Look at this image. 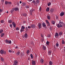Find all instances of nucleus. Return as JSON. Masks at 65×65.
<instances>
[{"label":"nucleus","mask_w":65,"mask_h":65,"mask_svg":"<svg viewBox=\"0 0 65 65\" xmlns=\"http://www.w3.org/2000/svg\"><path fill=\"white\" fill-rule=\"evenodd\" d=\"M63 34V32L61 31H60L59 33V36H62V34Z\"/></svg>","instance_id":"nucleus-9"},{"label":"nucleus","mask_w":65,"mask_h":65,"mask_svg":"<svg viewBox=\"0 0 65 65\" xmlns=\"http://www.w3.org/2000/svg\"><path fill=\"white\" fill-rule=\"evenodd\" d=\"M39 3V1L38 0H37L36 1V2L34 4L35 5H38V4Z\"/></svg>","instance_id":"nucleus-3"},{"label":"nucleus","mask_w":65,"mask_h":65,"mask_svg":"<svg viewBox=\"0 0 65 65\" xmlns=\"http://www.w3.org/2000/svg\"><path fill=\"white\" fill-rule=\"evenodd\" d=\"M14 8H13V9H12V11H14Z\"/></svg>","instance_id":"nucleus-57"},{"label":"nucleus","mask_w":65,"mask_h":65,"mask_svg":"<svg viewBox=\"0 0 65 65\" xmlns=\"http://www.w3.org/2000/svg\"><path fill=\"white\" fill-rule=\"evenodd\" d=\"M59 23H63V21H62V20H60Z\"/></svg>","instance_id":"nucleus-45"},{"label":"nucleus","mask_w":65,"mask_h":65,"mask_svg":"<svg viewBox=\"0 0 65 65\" xmlns=\"http://www.w3.org/2000/svg\"><path fill=\"white\" fill-rule=\"evenodd\" d=\"M53 62H52L51 61H50L49 62V65H53Z\"/></svg>","instance_id":"nucleus-24"},{"label":"nucleus","mask_w":65,"mask_h":65,"mask_svg":"<svg viewBox=\"0 0 65 65\" xmlns=\"http://www.w3.org/2000/svg\"><path fill=\"white\" fill-rule=\"evenodd\" d=\"M23 23H24V24H25V23H26V22L25 21H24L23 22Z\"/></svg>","instance_id":"nucleus-63"},{"label":"nucleus","mask_w":65,"mask_h":65,"mask_svg":"<svg viewBox=\"0 0 65 65\" xmlns=\"http://www.w3.org/2000/svg\"><path fill=\"white\" fill-rule=\"evenodd\" d=\"M25 30V27L23 26H21V28L20 30V32L22 33V32H23L24 31V30Z\"/></svg>","instance_id":"nucleus-2"},{"label":"nucleus","mask_w":65,"mask_h":65,"mask_svg":"<svg viewBox=\"0 0 65 65\" xmlns=\"http://www.w3.org/2000/svg\"><path fill=\"white\" fill-rule=\"evenodd\" d=\"M48 37H51V35H48Z\"/></svg>","instance_id":"nucleus-54"},{"label":"nucleus","mask_w":65,"mask_h":65,"mask_svg":"<svg viewBox=\"0 0 65 65\" xmlns=\"http://www.w3.org/2000/svg\"><path fill=\"white\" fill-rule=\"evenodd\" d=\"M28 35L27 34H25L24 35L25 37V38H27V37H28Z\"/></svg>","instance_id":"nucleus-18"},{"label":"nucleus","mask_w":65,"mask_h":65,"mask_svg":"<svg viewBox=\"0 0 65 65\" xmlns=\"http://www.w3.org/2000/svg\"><path fill=\"white\" fill-rule=\"evenodd\" d=\"M20 52L19 51L17 53V56H19V55L20 54Z\"/></svg>","instance_id":"nucleus-31"},{"label":"nucleus","mask_w":65,"mask_h":65,"mask_svg":"<svg viewBox=\"0 0 65 65\" xmlns=\"http://www.w3.org/2000/svg\"><path fill=\"white\" fill-rule=\"evenodd\" d=\"M40 62L42 64H43L44 63V60L43 59H41L40 60Z\"/></svg>","instance_id":"nucleus-12"},{"label":"nucleus","mask_w":65,"mask_h":65,"mask_svg":"<svg viewBox=\"0 0 65 65\" xmlns=\"http://www.w3.org/2000/svg\"><path fill=\"white\" fill-rule=\"evenodd\" d=\"M33 0H29V2H30L32 1Z\"/></svg>","instance_id":"nucleus-59"},{"label":"nucleus","mask_w":65,"mask_h":65,"mask_svg":"<svg viewBox=\"0 0 65 65\" xmlns=\"http://www.w3.org/2000/svg\"><path fill=\"white\" fill-rule=\"evenodd\" d=\"M5 42L6 43L8 44H9V40L8 39H7L5 40Z\"/></svg>","instance_id":"nucleus-16"},{"label":"nucleus","mask_w":65,"mask_h":65,"mask_svg":"<svg viewBox=\"0 0 65 65\" xmlns=\"http://www.w3.org/2000/svg\"><path fill=\"white\" fill-rule=\"evenodd\" d=\"M47 18L48 20H50L51 19V16L50 15H48L47 17Z\"/></svg>","instance_id":"nucleus-21"},{"label":"nucleus","mask_w":65,"mask_h":65,"mask_svg":"<svg viewBox=\"0 0 65 65\" xmlns=\"http://www.w3.org/2000/svg\"><path fill=\"white\" fill-rule=\"evenodd\" d=\"M1 37H3V36L4 35V33H2V34H1Z\"/></svg>","instance_id":"nucleus-25"},{"label":"nucleus","mask_w":65,"mask_h":65,"mask_svg":"<svg viewBox=\"0 0 65 65\" xmlns=\"http://www.w3.org/2000/svg\"><path fill=\"white\" fill-rule=\"evenodd\" d=\"M42 24L41 23H39L38 25V28L39 29H40L42 27Z\"/></svg>","instance_id":"nucleus-5"},{"label":"nucleus","mask_w":65,"mask_h":65,"mask_svg":"<svg viewBox=\"0 0 65 65\" xmlns=\"http://www.w3.org/2000/svg\"><path fill=\"white\" fill-rule=\"evenodd\" d=\"M49 43H50V42H49L48 41H47V42H46V45H49Z\"/></svg>","instance_id":"nucleus-32"},{"label":"nucleus","mask_w":65,"mask_h":65,"mask_svg":"<svg viewBox=\"0 0 65 65\" xmlns=\"http://www.w3.org/2000/svg\"><path fill=\"white\" fill-rule=\"evenodd\" d=\"M16 30H20V28H19V27H18L16 28Z\"/></svg>","instance_id":"nucleus-42"},{"label":"nucleus","mask_w":65,"mask_h":65,"mask_svg":"<svg viewBox=\"0 0 65 65\" xmlns=\"http://www.w3.org/2000/svg\"><path fill=\"white\" fill-rule=\"evenodd\" d=\"M2 12V9H0V12Z\"/></svg>","instance_id":"nucleus-49"},{"label":"nucleus","mask_w":65,"mask_h":65,"mask_svg":"<svg viewBox=\"0 0 65 65\" xmlns=\"http://www.w3.org/2000/svg\"><path fill=\"white\" fill-rule=\"evenodd\" d=\"M56 19H58V17L57 16L56 17Z\"/></svg>","instance_id":"nucleus-60"},{"label":"nucleus","mask_w":65,"mask_h":65,"mask_svg":"<svg viewBox=\"0 0 65 65\" xmlns=\"http://www.w3.org/2000/svg\"><path fill=\"white\" fill-rule=\"evenodd\" d=\"M32 63L33 65H35V62L34 61H32Z\"/></svg>","instance_id":"nucleus-22"},{"label":"nucleus","mask_w":65,"mask_h":65,"mask_svg":"<svg viewBox=\"0 0 65 65\" xmlns=\"http://www.w3.org/2000/svg\"><path fill=\"white\" fill-rule=\"evenodd\" d=\"M25 7L26 8H29V6L28 5L26 6Z\"/></svg>","instance_id":"nucleus-38"},{"label":"nucleus","mask_w":65,"mask_h":65,"mask_svg":"<svg viewBox=\"0 0 65 65\" xmlns=\"http://www.w3.org/2000/svg\"><path fill=\"white\" fill-rule=\"evenodd\" d=\"M51 54H52V51L51 50H50L48 52V54L49 55H51Z\"/></svg>","instance_id":"nucleus-17"},{"label":"nucleus","mask_w":65,"mask_h":65,"mask_svg":"<svg viewBox=\"0 0 65 65\" xmlns=\"http://www.w3.org/2000/svg\"><path fill=\"white\" fill-rule=\"evenodd\" d=\"M57 26L58 28H60V25L59 23L57 25Z\"/></svg>","instance_id":"nucleus-29"},{"label":"nucleus","mask_w":65,"mask_h":65,"mask_svg":"<svg viewBox=\"0 0 65 65\" xmlns=\"http://www.w3.org/2000/svg\"><path fill=\"white\" fill-rule=\"evenodd\" d=\"M55 36L56 38H57L59 36V34L57 32H56L55 35Z\"/></svg>","instance_id":"nucleus-8"},{"label":"nucleus","mask_w":65,"mask_h":65,"mask_svg":"<svg viewBox=\"0 0 65 65\" xmlns=\"http://www.w3.org/2000/svg\"><path fill=\"white\" fill-rule=\"evenodd\" d=\"M14 9L15 11H18L19 10V8H14Z\"/></svg>","instance_id":"nucleus-14"},{"label":"nucleus","mask_w":65,"mask_h":65,"mask_svg":"<svg viewBox=\"0 0 65 65\" xmlns=\"http://www.w3.org/2000/svg\"><path fill=\"white\" fill-rule=\"evenodd\" d=\"M26 5V4L24 3H22V5L23 6H25Z\"/></svg>","instance_id":"nucleus-26"},{"label":"nucleus","mask_w":65,"mask_h":65,"mask_svg":"<svg viewBox=\"0 0 65 65\" xmlns=\"http://www.w3.org/2000/svg\"><path fill=\"white\" fill-rule=\"evenodd\" d=\"M1 1L2 3H3L4 2V0H1Z\"/></svg>","instance_id":"nucleus-51"},{"label":"nucleus","mask_w":65,"mask_h":65,"mask_svg":"<svg viewBox=\"0 0 65 65\" xmlns=\"http://www.w3.org/2000/svg\"><path fill=\"white\" fill-rule=\"evenodd\" d=\"M1 23H4V20H2L1 21Z\"/></svg>","instance_id":"nucleus-37"},{"label":"nucleus","mask_w":65,"mask_h":65,"mask_svg":"<svg viewBox=\"0 0 65 65\" xmlns=\"http://www.w3.org/2000/svg\"><path fill=\"white\" fill-rule=\"evenodd\" d=\"M12 24L13 26V27H14V28H15V27H16V24L15 23V22H12Z\"/></svg>","instance_id":"nucleus-7"},{"label":"nucleus","mask_w":65,"mask_h":65,"mask_svg":"<svg viewBox=\"0 0 65 65\" xmlns=\"http://www.w3.org/2000/svg\"><path fill=\"white\" fill-rule=\"evenodd\" d=\"M11 41L10 40H9V44H11Z\"/></svg>","instance_id":"nucleus-39"},{"label":"nucleus","mask_w":65,"mask_h":65,"mask_svg":"<svg viewBox=\"0 0 65 65\" xmlns=\"http://www.w3.org/2000/svg\"><path fill=\"white\" fill-rule=\"evenodd\" d=\"M3 32V29L0 30V34L2 33Z\"/></svg>","instance_id":"nucleus-28"},{"label":"nucleus","mask_w":65,"mask_h":65,"mask_svg":"<svg viewBox=\"0 0 65 65\" xmlns=\"http://www.w3.org/2000/svg\"><path fill=\"white\" fill-rule=\"evenodd\" d=\"M50 10V8H47L46 9V11H49Z\"/></svg>","instance_id":"nucleus-30"},{"label":"nucleus","mask_w":65,"mask_h":65,"mask_svg":"<svg viewBox=\"0 0 65 65\" xmlns=\"http://www.w3.org/2000/svg\"><path fill=\"white\" fill-rule=\"evenodd\" d=\"M64 15V13L63 12H61L60 13V17H62V16H63Z\"/></svg>","instance_id":"nucleus-10"},{"label":"nucleus","mask_w":65,"mask_h":65,"mask_svg":"<svg viewBox=\"0 0 65 65\" xmlns=\"http://www.w3.org/2000/svg\"><path fill=\"white\" fill-rule=\"evenodd\" d=\"M13 12V11H12L11 10V13H12Z\"/></svg>","instance_id":"nucleus-58"},{"label":"nucleus","mask_w":65,"mask_h":65,"mask_svg":"<svg viewBox=\"0 0 65 65\" xmlns=\"http://www.w3.org/2000/svg\"><path fill=\"white\" fill-rule=\"evenodd\" d=\"M41 37H42V39H41L40 41L41 42H42L44 41V35L41 34Z\"/></svg>","instance_id":"nucleus-1"},{"label":"nucleus","mask_w":65,"mask_h":65,"mask_svg":"<svg viewBox=\"0 0 65 65\" xmlns=\"http://www.w3.org/2000/svg\"><path fill=\"white\" fill-rule=\"evenodd\" d=\"M50 11L51 12H53V11H54V9H51L50 10Z\"/></svg>","instance_id":"nucleus-34"},{"label":"nucleus","mask_w":65,"mask_h":65,"mask_svg":"<svg viewBox=\"0 0 65 65\" xmlns=\"http://www.w3.org/2000/svg\"><path fill=\"white\" fill-rule=\"evenodd\" d=\"M59 24L60 25V27H62L64 26V23H59Z\"/></svg>","instance_id":"nucleus-11"},{"label":"nucleus","mask_w":65,"mask_h":65,"mask_svg":"<svg viewBox=\"0 0 65 65\" xmlns=\"http://www.w3.org/2000/svg\"><path fill=\"white\" fill-rule=\"evenodd\" d=\"M31 26L32 28H33L34 29L36 27V26H35V25L34 24H32L31 25Z\"/></svg>","instance_id":"nucleus-4"},{"label":"nucleus","mask_w":65,"mask_h":65,"mask_svg":"<svg viewBox=\"0 0 65 65\" xmlns=\"http://www.w3.org/2000/svg\"><path fill=\"white\" fill-rule=\"evenodd\" d=\"M56 46L57 47H58L59 46V44L58 43L56 44Z\"/></svg>","instance_id":"nucleus-43"},{"label":"nucleus","mask_w":65,"mask_h":65,"mask_svg":"<svg viewBox=\"0 0 65 65\" xmlns=\"http://www.w3.org/2000/svg\"><path fill=\"white\" fill-rule=\"evenodd\" d=\"M62 44H64L65 43L64 42V40L63 39V40H62Z\"/></svg>","instance_id":"nucleus-40"},{"label":"nucleus","mask_w":65,"mask_h":65,"mask_svg":"<svg viewBox=\"0 0 65 65\" xmlns=\"http://www.w3.org/2000/svg\"><path fill=\"white\" fill-rule=\"evenodd\" d=\"M32 3H35V1H33L32 2Z\"/></svg>","instance_id":"nucleus-55"},{"label":"nucleus","mask_w":65,"mask_h":65,"mask_svg":"<svg viewBox=\"0 0 65 65\" xmlns=\"http://www.w3.org/2000/svg\"><path fill=\"white\" fill-rule=\"evenodd\" d=\"M46 23H47V24H48V26H50V23H49V22L47 20H46Z\"/></svg>","instance_id":"nucleus-23"},{"label":"nucleus","mask_w":65,"mask_h":65,"mask_svg":"<svg viewBox=\"0 0 65 65\" xmlns=\"http://www.w3.org/2000/svg\"><path fill=\"white\" fill-rule=\"evenodd\" d=\"M10 26L11 28H12V24H10Z\"/></svg>","instance_id":"nucleus-47"},{"label":"nucleus","mask_w":65,"mask_h":65,"mask_svg":"<svg viewBox=\"0 0 65 65\" xmlns=\"http://www.w3.org/2000/svg\"><path fill=\"white\" fill-rule=\"evenodd\" d=\"M8 22L9 23H12V21L11 20H9L8 21Z\"/></svg>","instance_id":"nucleus-44"},{"label":"nucleus","mask_w":65,"mask_h":65,"mask_svg":"<svg viewBox=\"0 0 65 65\" xmlns=\"http://www.w3.org/2000/svg\"><path fill=\"white\" fill-rule=\"evenodd\" d=\"M4 54L5 55H6V52L5 51L4 52Z\"/></svg>","instance_id":"nucleus-56"},{"label":"nucleus","mask_w":65,"mask_h":65,"mask_svg":"<svg viewBox=\"0 0 65 65\" xmlns=\"http://www.w3.org/2000/svg\"><path fill=\"white\" fill-rule=\"evenodd\" d=\"M30 57H31V58H33V54H30Z\"/></svg>","instance_id":"nucleus-41"},{"label":"nucleus","mask_w":65,"mask_h":65,"mask_svg":"<svg viewBox=\"0 0 65 65\" xmlns=\"http://www.w3.org/2000/svg\"><path fill=\"white\" fill-rule=\"evenodd\" d=\"M14 64L13 65H17L18 64V61L17 60L15 61H14Z\"/></svg>","instance_id":"nucleus-6"},{"label":"nucleus","mask_w":65,"mask_h":65,"mask_svg":"<svg viewBox=\"0 0 65 65\" xmlns=\"http://www.w3.org/2000/svg\"><path fill=\"white\" fill-rule=\"evenodd\" d=\"M0 53L1 54H4V50H1L0 51Z\"/></svg>","instance_id":"nucleus-13"},{"label":"nucleus","mask_w":65,"mask_h":65,"mask_svg":"<svg viewBox=\"0 0 65 65\" xmlns=\"http://www.w3.org/2000/svg\"><path fill=\"white\" fill-rule=\"evenodd\" d=\"M5 3L6 5H7L8 4V2L6 1H5Z\"/></svg>","instance_id":"nucleus-35"},{"label":"nucleus","mask_w":65,"mask_h":65,"mask_svg":"<svg viewBox=\"0 0 65 65\" xmlns=\"http://www.w3.org/2000/svg\"><path fill=\"white\" fill-rule=\"evenodd\" d=\"M9 52L10 53H11V52H12V51L10 50H9Z\"/></svg>","instance_id":"nucleus-53"},{"label":"nucleus","mask_w":65,"mask_h":65,"mask_svg":"<svg viewBox=\"0 0 65 65\" xmlns=\"http://www.w3.org/2000/svg\"><path fill=\"white\" fill-rule=\"evenodd\" d=\"M41 47H42L43 49H46V47L44 46V45H42L41 46Z\"/></svg>","instance_id":"nucleus-15"},{"label":"nucleus","mask_w":65,"mask_h":65,"mask_svg":"<svg viewBox=\"0 0 65 65\" xmlns=\"http://www.w3.org/2000/svg\"><path fill=\"white\" fill-rule=\"evenodd\" d=\"M30 53V51L29 50H28L27 51L26 53L27 55H29V53Z\"/></svg>","instance_id":"nucleus-27"},{"label":"nucleus","mask_w":65,"mask_h":65,"mask_svg":"<svg viewBox=\"0 0 65 65\" xmlns=\"http://www.w3.org/2000/svg\"><path fill=\"white\" fill-rule=\"evenodd\" d=\"M20 4L22 3V2H21V1H20Z\"/></svg>","instance_id":"nucleus-61"},{"label":"nucleus","mask_w":65,"mask_h":65,"mask_svg":"<svg viewBox=\"0 0 65 65\" xmlns=\"http://www.w3.org/2000/svg\"><path fill=\"white\" fill-rule=\"evenodd\" d=\"M51 5V3L50 2L48 4V6H49Z\"/></svg>","instance_id":"nucleus-36"},{"label":"nucleus","mask_w":65,"mask_h":65,"mask_svg":"<svg viewBox=\"0 0 65 65\" xmlns=\"http://www.w3.org/2000/svg\"><path fill=\"white\" fill-rule=\"evenodd\" d=\"M23 16H24V17H26V14H23Z\"/></svg>","instance_id":"nucleus-48"},{"label":"nucleus","mask_w":65,"mask_h":65,"mask_svg":"<svg viewBox=\"0 0 65 65\" xmlns=\"http://www.w3.org/2000/svg\"><path fill=\"white\" fill-rule=\"evenodd\" d=\"M27 28H28V29H31V27L30 26H29Z\"/></svg>","instance_id":"nucleus-46"},{"label":"nucleus","mask_w":65,"mask_h":65,"mask_svg":"<svg viewBox=\"0 0 65 65\" xmlns=\"http://www.w3.org/2000/svg\"><path fill=\"white\" fill-rule=\"evenodd\" d=\"M39 10H40V11H41V7H40V9H39Z\"/></svg>","instance_id":"nucleus-50"},{"label":"nucleus","mask_w":65,"mask_h":65,"mask_svg":"<svg viewBox=\"0 0 65 65\" xmlns=\"http://www.w3.org/2000/svg\"><path fill=\"white\" fill-rule=\"evenodd\" d=\"M1 61H4V59L3 58H1Z\"/></svg>","instance_id":"nucleus-33"},{"label":"nucleus","mask_w":65,"mask_h":65,"mask_svg":"<svg viewBox=\"0 0 65 65\" xmlns=\"http://www.w3.org/2000/svg\"><path fill=\"white\" fill-rule=\"evenodd\" d=\"M64 52H65V49H64Z\"/></svg>","instance_id":"nucleus-64"},{"label":"nucleus","mask_w":65,"mask_h":65,"mask_svg":"<svg viewBox=\"0 0 65 65\" xmlns=\"http://www.w3.org/2000/svg\"><path fill=\"white\" fill-rule=\"evenodd\" d=\"M51 23L52 24H53V25H54V24H55V22L54 21H51Z\"/></svg>","instance_id":"nucleus-20"},{"label":"nucleus","mask_w":65,"mask_h":65,"mask_svg":"<svg viewBox=\"0 0 65 65\" xmlns=\"http://www.w3.org/2000/svg\"><path fill=\"white\" fill-rule=\"evenodd\" d=\"M15 48H19L18 47H17V46L16 47H15Z\"/></svg>","instance_id":"nucleus-62"},{"label":"nucleus","mask_w":65,"mask_h":65,"mask_svg":"<svg viewBox=\"0 0 65 65\" xmlns=\"http://www.w3.org/2000/svg\"><path fill=\"white\" fill-rule=\"evenodd\" d=\"M8 3L9 4H11L12 3H11V2H9Z\"/></svg>","instance_id":"nucleus-52"},{"label":"nucleus","mask_w":65,"mask_h":65,"mask_svg":"<svg viewBox=\"0 0 65 65\" xmlns=\"http://www.w3.org/2000/svg\"><path fill=\"white\" fill-rule=\"evenodd\" d=\"M42 25L44 27H45L46 26V24L44 23H42Z\"/></svg>","instance_id":"nucleus-19"}]
</instances>
